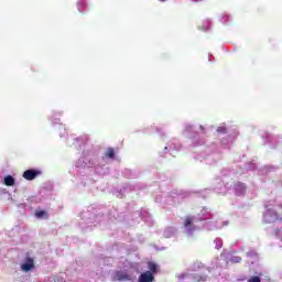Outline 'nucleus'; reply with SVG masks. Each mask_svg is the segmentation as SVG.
<instances>
[{
  "label": "nucleus",
  "instance_id": "obj_1",
  "mask_svg": "<svg viewBox=\"0 0 282 282\" xmlns=\"http://www.w3.org/2000/svg\"><path fill=\"white\" fill-rule=\"evenodd\" d=\"M265 224H274V221H279L281 216L274 212V209H268L263 216Z\"/></svg>",
  "mask_w": 282,
  "mask_h": 282
},
{
  "label": "nucleus",
  "instance_id": "obj_2",
  "mask_svg": "<svg viewBox=\"0 0 282 282\" xmlns=\"http://www.w3.org/2000/svg\"><path fill=\"white\" fill-rule=\"evenodd\" d=\"M41 175V171L39 170H26L24 171L22 177L24 180H28V182H32V180H36Z\"/></svg>",
  "mask_w": 282,
  "mask_h": 282
},
{
  "label": "nucleus",
  "instance_id": "obj_3",
  "mask_svg": "<svg viewBox=\"0 0 282 282\" xmlns=\"http://www.w3.org/2000/svg\"><path fill=\"white\" fill-rule=\"evenodd\" d=\"M34 268V259L26 257L24 263L21 264V270L23 272H30Z\"/></svg>",
  "mask_w": 282,
  "mask_h": 282
},
{
  "label": "nucleus",
  "instance_id": "obj_4",
  "mask_svg": "<svg viewBox=\"0 0 282 282\" xmlns=\"http://www.w3.org/2000/svg\"><path fill=\"white\" fill-rule=\"evenodd\" d=\"M113 279H116V281H131V274L127 271H117Z\"/></svg>",
  "mask_w": 282,
  "mask_h": 282
},
{
  "label": "nucleus",
  "instance_id": "obj_5",
  "mask_svg": "<svg viewBox=\"0 0 282 282\" xmlns=\"http://www.w3.org/2000/svg\"><path fill=\"white\" fill-rule=\"evenodd\" d=\"M153 281H155V276L151 271H145L141 273V275L139 276V282H153Z\"/></svg>",
  "mask_w": 282,
  "mask_h": 282
},
{
  "label": "nucleus",
  "instance_id": "obj_6",
  "mask_svg": "<svg viewBox=\"0 0 282 282\" xmlns=\"http://www.w3.org/2000/svg\"><path fill=\"white\" fill-rule=\"evenodd\" d=\"M105 156L113 160V158H116V150H113V148H108L106 150Z\"/></svg>",
  "mask_w": 282,
  "mask_h": 282
},
{
  "label": "nucleus",
  "instance_id": "obj_7",
  "mask_svg": "<svg viewBox=\"0 0 282 282\" xmlns=\"http://www.w3.org/2000/svg\"><path fill=\"white\" fill-rule=\"evenodd\" d=\"M4 185L6 186H14V177L12 175H8L4 177Z\"/></svg>",
  "mask_w": 282,
  "mask_h": 282
},
{
  "label": "nucleus",
  "instance_id": "obj_8",
  "mask_svg": "<svg viewBox=\"0 0 282 282\" xmlns=\"http://www.w3.org/2000/svg\"><path fill=\"white\" fill-rule=\"evenodd\" d=\"M149 272H152V274H155L158 272V264L154 262H149L148 263Z\"/></svg>",
  "mask_w": 282,
  "mask_h": 282
},
{
  "label": "nucleus",
  "instance_id": "obj_9",
  "mask_svg": "<svg viewBox=\"0 0 282 282\" xmlns=\"http://www.w3.org/2000/svg\"><path fill=\"white\" fill-rule=\"evenodd\" d=\"M35 216L39 219H42V217H45V219H47V212H45V210H37V212H35Z\"/></svg>",
  "mask_w": 282,
  "mask_h": 282
},
{
  "label": "nucleus",
  "instance_id": "obj_10",
  "mask_svg": "<svg viewBox=\"0 0 282 282\" xmlns=\"http://www.w3.org/2000/svg\"><path fill=\"white\" fill-rule=\"evenodd\" d=\"M193 225V217L188 216L185 218L184 227L188 228V226Z\"/></svg>",
  "mask_w": 282,
  "mask_h": 282
},
{
  "label": "nucleus",
  "instance_id": "obj_11",
  "mask_svg": "<svg viewBox=\"0 0 282 282\" xmlns=\"http://www.w3.org/2000/svg\"><path fill=\"white\" fill-rule=\"evenodd\" d=\"M248 282H261V278L259 275H254L248 280Z\"/></svg>",
  "mask_w": 282,
  "mask_h": 282
},
{
  "label": "nucleus",
  "instance_id": "obj_12",
  "mask_svg": "<svg viewBox=\"0 0 282 282\" xmlns=\"http://www.w3.org/2000/svg\"><path fill=\"white\" fill-rule=\"evenodd\" d=\"M159 1H166V0H159Z\"/></svg>",
  "mask_w": 282,
  "mask_h": 282
},
{
  "label": "nucleus",
  "instance_id": "obj_13",
  "mask_svg": "<svg viewBox=\"0 0 282 282\" xmlns=\"http://www.w3.org/2000/svg\"><path fill=\"white\" fill-rule=\"evenodd\" d=\"M280 208H282V204L280 205Z\"/></svg>",
  "mask_w": 282,
  "mask_h": 282
}]
</instances>
